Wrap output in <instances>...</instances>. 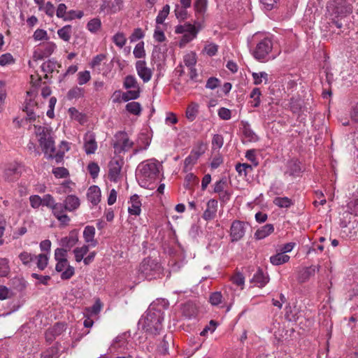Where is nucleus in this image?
Segmentation results:
<instances>
[{"label":"nucleus","mask_w":358,"mask_h":358,"mask_svg":"<svg viewBox=\"0 0 358 358\" xmlns=\"http://www.w3.org/2000/svg\"><path fill=\"white\" fill-rule=\"evenodd\" d=\"M35 134L38 137V141L47 159H55L57 163L62 162L64 157V152L59 151L55 153L56 148L55 138L52 129L46 127L34 126Z\"/></svg>","instance_id":"nucleus-1"},{"label":"nucleus","mask_w":358,"mask_h":358,"mask_svg":"<svg viewBox=\"0 0 358 358\" xmlns=\"http://www.w3.org/2000/svg\"><path fill=\"white\" fill-rule=\"evenodd\" d=\"M162 165L156 160L150 159L141 163L137 168L136 177L139 185L147 189H153Z\"/></svg>","instance_id":"nucleus-2"},{"label":"nucleus","mask_w":358,"mask_h":358,"mask_svg":"<svg viewBox=\"0 0 358 358\" xmlns=\"http://www.w3.org/2000/svg\"><path fill=\"white\" fill-rule=\"evenodd\" d=\"M164 318V314L162 310L157 308L155 304H151L139 320L138 324L146 332L157 335L162 329Z\"/></svg>","instance_id":"nucleus-3"},{"label":"nucleus","mask_w":358,"mask_h":358,"mask_svg":"<svg viewBox=\"0 0 358 358\" xmlns=\"http://www.w3.org/2000/svg\"><path fill=\"white\" fill-rule=\"evenodd\" d=\"M138 271L140 278L152 280L160 278L162 275L163 268L157 260L146 258L140 264Z\"/></svg>","instance_id":"nucleus-4"},{"label":"nucleus","mask_w":358,"mask_h":358,"mask_svg":"<svg viewBox=\"0 0 358 358\" xmlns=\"http://www.w3.org/2000/svg\"><path fill=\"white\" fill-rule=\"evenodd\" d=\"M123 87L126 90L131 89L122 93V99L123 101L127 102L130 100H134L140 96L141 87L134 76H127L123 81Z\"/></svg>","instance_id":"nucleus-5"},{"label":"nucleus","mask_w":358,"mask_h":358,"mask_svg":"<svg viewBox=\"0 0 358 358\" xmlns=\"http://www.w3.org/2000/svg\"><path fill=\"white\" fill-rule=\"evenodd\" d=\"M273 41L269 37H264L259 40L253 52L254 57L261 62L268 61L271 57L270 54L273 49Z\"/></svg>","instance_id":"nucleus-6"},{"label":"nucleus","mask_w":358,"mask_h":358,"mask_svg":"<svg viewBox=\"0 0 358 358\" xmlns=\"http://www.w3.org/2000/svg\"><path fill=\"white\" fill-rule=\"evenodd\" d=\"M134 143L130 141L128 134L124 131H118L114 136L113 147L116 155H120L129 151Z\"/></svg>","instance_id":"nucleus-7"},{"label":"nucleus","mask_w":358,"mask_h":358,"mask_svg":"<svg viewBox=\"0 0 358 358\" xmlns=\"http://www.w3.org/2000/svg\"><path fill=\"white\" fill-rule=\"evenodd\" d=\"M327 11L335 17L347 15L352 12L350 4L344 0H329L327 5Z\"/></svg>","instance_id":"nucleus-8"},{"label":"nucleus","mask_w":358,"mask_h":358,"mask_svg":"<svg viewBox=\"0 0 358 358\" xmlns=\"http://www.w3.org/2000/svg\"><path fill=\"white\" fill-rule=\"evenodd\" d=\"M57 46L53 42H46L40 44L34 51V60H41L48 57L54 52Z\"/></svg>","instance_id":"nucleus-9"},{"label":"nucleus","mask_w":358,"mask_h":358,"mask_svg":"<svg viewBox=\"0 0 358 358\" xmlns=\"http://www.w3.org/2000/svg\"><path fill=\"white\" fill-rule=\"evenodd\" d=\"M123 6V0H102L99 9L106 15H113L121 11Z\"/></svg>","instance_id":"nucleus-10"},{"label":"nucleus","mask_w":358,"mask_h":358,"mask_svg":"<svg viewBox=\"0 0 358 358\" xmlns=\"http://www.w3.org/2000/svg\"><path fill=\"white\" fill-rule=\"evenodd\" d=\"M52 215L63 225H68L71 221L70 217L66 213V208L63 203L56 202L51 208Z\"/></svg>","instance_id":"nucleus-11"},{"label":"nucleus","mask_w":358,"mask_h":358,"mask_svg":"<svg viewBox=\"0 0 358 358\" xmlns=\"http://www.w3.org/2000/svg\"><path fill=\"white\" fill-rule=\"evenodd\" d=\"M245 234V223L240 220H234L230 227L231 242L240 241Z\"/></svg>","instance_id":"nucleus-12"},{"label":"nucleus","mask_w":358,"mask_h":358,"mask_svg":"<svg viewBox=\"0 0 358 358\" xmlns=\"http://www.w3.org/2000/svg\"><path fill=\"white\" fill-rule=\"evenodd\" d=\"M135 67L138 76L143 83H148L151 80L153 74V69L147 66L145 61H137L135 64Z\"/></svg>","instance_id":"nucleus-13"},{"label":"nucleus","mask_w":358,"mask_h":358,"mask_svg":"<svg viewBox=\"0 0 358 358\" xmlns=\"http://www.w3.org/2000/svg\"><path fill=\"white\" fill-rule=\"evenodd\" d=\"M124 162L121 159H113L108 164V178L110 180L117 182L120 178V173Z\"/></svg>","instance_id":"nucleus-14"},{"label":"nucleus","mask_w":358,"mask_h":358,"mask_svg":"<svg viewBox=\"0 0 358 358\" xmlns=\"http://www.w3.org/2000/svg\"><path fill=\"white\" fill-rule=\"evenodd\" d=\"M55 270L61 273L62 280H69L75 274V268L69 264L68 260L57 262Z\"/></svg>","instance_id":"nucleus-15"},{"label":"nucleus","mask_w":358,"mask_h":358,"mask_svg":"<svg viewBox=\"0 0 358 358\" xmlns=\"http://www.w3.org/2000/svg\"><path fill=\"white\" fill-rule=\"evenodd\" d=\"M78 242V231L73 229L69 233L68 236L61 238L59 245L67 250H70Z\"/></svg>","instance_id":"nucleus-16"},{"label":"nucleus","mask_w":358,"mask_h":358,"mask_svg":"<svg viewBox=\"0 0 358 358\" xmlns=\"http://www.w3.org/2000/svg\"><path fill=\"white\" fill-rule=\"evenodd\" d=\"M83 148L87 155L95 152L97 149V143L93 133L88 131L85 134Z\"/></svg>","instance_id":"nucleus-17"},{"label":"nucleus","mask_w":358,"mask_h":358,"mask_svg":"<svg viewBox=\"0 0 358 358\" xmlns=\"http://www.w3.org/2000/svg\"><path fill=\"white\" fill-rule=\"evenodd\" d=\"M20 166L15 164L9 165L4 171L3 178L8 182H13L20 176Z\"/></svg>","instance_id":"nucleus-18"},{"label":"nucleus","mask_w":358,"mask_h":358,"mask_svg":"<svg viewBox=\"0 0 358 358\" xmlns=\"http://www.w3.org/2000/svg\"><path fill=\"white\" fill-rule=\"evenodd\" d=\"M217 201L215 199H211L207 202L206 209L203 214V218L205 220H211L215 218L217 210Z\"/></svg>","instance_id":"nucleus-19"},{"label":"nucleus","mask_w":358,"mask_h":358,"mask_svg":"<svg viewBox=\"0 0 358 358\" xmlns=\"http://www.w3.org/2000/svg\"><path fill=\"white\" fill-rule=\"evenodd\" d=\"M95 228L93 226H86L83 231V238L87 245L90 247H95L98 244V241L95 239Z\"/></svg>","instance_id":"nucleus-20"},{"label":"nucleus","mask_w":358,"mask_h":358,"mask_svg":"<svg viewBox=\"0 0 358 358\" xmlns=\"http://www.w3.org/2000/svg\"><path fill=\"white\" fill-rule=\"evenodd\" d=\"M63 202L68 212H74L80 208L81 203L80 199L74 194L68 195Z\"/></svg>","instance_id":"nucleus-21"},{"label":"nucleus","mask_w":358,"mask_h":358,"mask_svg":"<svg viewBox=\"0 0 358 358\" xmlns=\"http://www.w3.org/2000/svg\"><path fill=\"white\" fill-rule=\"evenodd\" d=\"M319 266L311 265L301 269L299 273L298 279L301 282H306L319 271Z\"/></svg>","instance_id":"nucleus-22"},{"label":"nucleus","mask_w":358,"mask_h":358,"mask_svg":"<svg viewBox=\"0 0 358 358\" xmlns=\"http://www.w3.org/2000/svg\"><path fill=\"white\" fill-rule=\"evenodd\" d=\"M141 202L139 196L136 194L133 195L130 198L128 212L130 215H139L141 212Z\"/></svg>","instance_id":"nucleus-23"},{"label":"nucleus","mask_w":358,"mask_h":358,"mask_svg":"<svg viewBox=\"0 0 358 358\" xmlns=\"http://www.w3.org/2000/svg\"><path fill=\"white\" fill-rule=\"evenodd\" d=\"M87 197L89 201L93 205H96L101 200V190L96 185L91 186L87 193Z\"/></svg>","instance_id":"nucleus-24"},{"label":"nucleus","mask_w":358,"mask_h":358,"mask_svg":"<svg viewBox=\"0 0 358 358\" xmlns=\"http://www.w3.org/2000/svg\"><path fill=\"white\" fill-rule=\"evenodd\" d=\"M274 231V226L272 224H266L259 229H258L255 233V238L257 240L264 239Z\"/></svg>","instance_id":"nucleus-25"},{"label":"nucleus","mask_w":358,"mask_h":358,"mask_svg":"<svg viewBox=\"0 0 358 358\" xmlns=\"http://www.w3.org/2000/svg\"><path fill=\"white\" fill-rule=\"evenodd\" d=\"M251 282L255 283L258 287L262 288L268 283V278L264 275L262 270L259 269L256 273L254 274Z\"/></svg>","instance_id":"nucleus-26"},{"label":"nucleus","mask_w":358,"mask_h":358,"mask_svg":"<svg viewBox=\"0 0 358 358\" xmlns=\"http://www.w3.org/2000/svg\"><path fill=\"white\" fill-rule=\"evenodd\" d=\"M85 95V90L83 87L79 86H74L71 88L67 94L66 97L69 100H73L80 98H83Z\"/></svg>","instance_id":"nucleus-27"},{"label":"nucleus","mask_w":358,"mask_h":358,"mask_svg":"<svg viewBox=\"0 0 358 358\" xmlns=\"http://www.w3.org/2000/svg\"><path fill=\"white\" fill-rule=\"evenodd\" d=\"M198 31L196 30L195 26L193 27V29H189V31H187L186 33H185L180 42H179V46L180 48L184 47L187 43L192 41L194 38L196 37Z\"/></svg>","instance_id":"nucleus-28"},{"label":"nucleus","mask_w":358,"mask_h":358,"mask_svg":"<svg viewBox=\"0 0 358 358\" xmlns=\"http://www.w3.org/2000/svg\"><path fill=\"white\" fill-rule=\"evenodd\" d=\"M199 113V104L195 102L190 103L186 110L185 116L190 122L194 121Z\"/></svg>","instance_id":"nucleus-29"},{"label":"nucleus","mask_w":358,"mask_h":358,"mask_svg":"<svg viewBox=\"0 0 358 358\" xmlns=\"http://www.w3.org/2000/svg\"><path fill=\"white\" fill-rule=\"evenodd\" d=\"M290 257L289 255L278 252L270 257V262L273 265L278 266L289 262Z\"/></svg>","instance_id":"nucleus-30"},{"label":"nucleus","mask_w":358,"mask_h":358,"mask_svg":"<svg viewBox=\"0 0 358 358\" xmlns=\"http://www.w3.org/2000/svg\"><path fill=\"white\" fill-rule=\"evenodd\" d=\"M35 108L38 109L37 104L34 102L30 101L29 103H27L24 106V110L27 113V119L30 122L34 121L36 117Z\"/></svg>","instance_id":"nucleus-31"},{"label":"nucleus","mask_w":358,"mask_h":358,"mask_svg":"<svg viewBox=\"0 0 358 358\" xmlns=\"http://www.w3.org/2000/svg\"><path fill=\"white\" fill-rule=\"evenodd\" d=\"M90 246L83 245L81 247H77L73 250L75 260L77 262H80L83 259L84 256L89 252Z\"/></svg>","instance_id":"nucleus-32"},{"label":"nucleus","mask_w":358,"mask_h":358,"mask_svg":"<svg viewBox=\"0 0 358 358\" xmlns=\"http://www.w3.org/2000/svg\"><path fill=\"white\" fill-rule=\"evenodd\" d=\"M273 202L275 206L281 208H288L294 205L292 200L287 196L275 197Z\"/></svg>","instance_id":"nucleus-33"},{"label":"nucleus","mask_w":358,"mask_h":358,"mask_svg":"<svg viewBox=\"0 0 358 358\" xmlns=\"http://www.w3.org/2000/svg\"><path fill=\"white\" fill-rule=\"evenodd\" d=\"M59 37L63 41L68 42L71 39L72 34V27L66 25L57 31Z\"/></svg>","instance_id":"nucleus-34"},{"label":"nucleus","mask_w":358,"mask_h":358,"mask_svg":"<svg viewBox=\"0 0 358 358\" xmlns=\"http://www.w3.org/2000/svg\"><path fill=\"white\" fill-rule=\"evenodd\" d=\"M213 193L219 194L228 187V180L226 177L221 178L219 180L216 181L213 185Z\"/></svg>","instance_id":"nucleus-35"},{"label":"nucleus","mask_w":358,"mask_h":358,"mask_svg":"<svg viewBox=\"0 0 358 358\" xmlns=\"http://www.w3.org/2000/svg\"><path fill=\"white\" fill-rule=\"evenodd\" d=\"M11 285L14 289L17 292H22L27 285V282L24 278L20 277H15L10 281Z\"/></svg>","instance_id":"nucleus-36"},{"label":"nucleus","mask_w":358,"mask_h":358,"mask_svg":"<svg viewBox=\"0 0 358 358\" xmlns=\"http://www.w3.org/2000/svg\"><path fill=\"white\" fill-rule=\"evenodd\" d=\"M58 65H57V62L53 60L49 59V60L46 61L45 62H44L41 65V69L44 73H45V78H48V74L52 73L55 71V69H56V67Z\"/></svg>","instance_id":"nucleus-37"},{"label":"nucleus","mask_w":358,"mask_h":358,"mask_svg":"<svg viewBox=\"0 0 358 358\" xmlns=\"http://www.w3.org/2000/svg\"><path fill=\"white\" fill-rule=\"evenodd\" d=\"M112 41L117 47L122 48L127 43V38L124 33L119 31L112 37Z\"/></svg>","instance_id":"nucleus-38"},{"label":"nucleus","mask_w":358,"mask_h":358,"mask_svg":"<svg viewBox=\"0 0 358 358\" xmlns=\"http://www.w3.org/2000/svg\"><path fill=\"white\" fill-rule=\"evenodd\" d=\"M18 258L22 264L29 266L31 263L34 261L35 255L27 251H23L19 254Z\"/></svg>","instance_id":"nucleus-39"},{"label":"nucleus","mask_w":358,"mask_h":358,"mask_svg":"<svg viewBox=\"0 0 358 358\" xmlns=\"http://www.w3.org/2000/svg\"><path fill=\"white\" fill-rule=\"evenodd\" d=\"M231 281L236 287H239L241 290L244 289L245 278L241 273H236L231 277Z\"/></svg>","instance_id":"nucleus-40"},{"label":"nucleus","mask_w":358,"mask_h":358,"mask_svg":"<svg viewBox=\"0 0 358 358\" xmlns=\"http://www.w3.org/2000/svg\"><path fill=\"white\" fill-rule=\"evenodd\" d=\"M125 108L129 113L135 115H139L142 110L141 104L136 101L128 103Z\"/></svg>","instance_id":"nucleus-41"},{"label":"nucleus","mask_w":358,"mask_h":358,"mask_svg":"<svg viewBox=\"0 0 358 358\" xmlns=\"http://www.w3.org/2000/svg\"><path fill=\"white\" fill-rule=\"evenodd\" d=\"M87 29L92 33H96L101 27V21L95 17L90 20L87 24Z\"/></svg>","instance_id":"nucleus-42"},{"label":"nucleus","mask_w":358,"mask_h":358,"mask_svg":"<svg viewBox=\"0 0 358 358\" xmlns=\"http://www.w3.org/2000/svg\"><path fill=\"white\" fill-rule=\"evenodd\" d=\"M244 138L250 142H255L258 140L257 135L250 129L249 125H245L243 129Z\"/></svg>","instance_id":"nucleus-43"},{"label":"nucleus","mask_w":358,"mask_h":358,"mask_svg":"<svg viewBox=\"0 0 358 358\" xmlns=\"http://www.w3.org/2000/svg\"><path fill=\"white\" fill-rule=\"evenodd\" d=\"M252 166L246 163H238L236 165V171L241 176H246L248 171H252Z\"/></svg>","instance_id":"nucleus-44"},{"label":"nucleus","mask_w":358,"mask_h":358,"mask_svg":"<svg viewBox=\"0 0 358 358\" xmlns=\"http://www.w3.org/2000/svg\"><path fill=\"white\" fill-rule=\"evenodd\" d=\"M254 84L256 85H260L263 80H264L265 83H268V75L266 72H260V73H252V74Z\"/></svg>","instance_id":"nucleus-45"},{"label":"nucleus","mask_w":358,"mask_h":358,"mask_svg":"<svg viewBox=\"0 0 358 358\" xmlns=\"http://www.w3.org/2000/svg\"><path fill=\"white\" fill-rule=\"evenodd\" d=\"M170 11V6L166 4L165 5L162 10H160L156 17L157 24H163L166 18L167 17Z\"/></svg>","instance_id":"nucleus-46"},{"label":"nucleus","mask_w":358,"mask_h":358,"mask_svg":"<svg viewBox=\"0 0 358 358\" xmlns=\"http://www.w3.org/2000/svg\"><path fill=\"white\" fill-rule=\"evenodd\" d=\"M10 273L9 261L6 258H0V276H6Z\"/></svg>","instance_id":"nucleus-47"},{"label":"nucleus","mask_w":358,"mask_h":358,"mask_svg":"<svg viewBox=\"0 0 358 358\" xmlns=\"http://www.w3.org/2000/svg\"><path fill=\"white\" fill-rule=\"evenodd\" d=\"M35 259L37 260V267L41 271L44 270L48 265V256L45 254H39L38 256H35Z\"/></svg>","instance_id":"nucleus-48"},{"label":"nucleus","mask_w":358,"mask_h":358,"mask_svg":"<svg viewBox=\"0 0 358 358\" xmlns=\"http://www.w3.org/2000/svg\"><path fill=\"white\" fill-rule=\"evenodd\" d=\"M78 83L83 85L88 83L91 79L90 72L89 71H80L78 75Z\"/></svg>","instance_id":"nucleus-49"},{"label":"nucleus","mask_w":358,"mask_h":358,"mask_svg":"<svg viewBox=\"0 0 358 358\" xmlns=\"http://www.w3.org/2000/svg\"><path fill=\"white\" fill-rule=\"evenodd\" d=\"M348 212L355 216H358V196L353 198L347 205Z\"/></svg>","instance_id":"nucleus-50"},{"label":"nucleus","mask_w":358,"mask_h":358,"mask_svg":"<svg viewBox=\"0 0 358 358\" xmlns=\"http://www.w3.org/2000/svg\"><path fill=\"white\" fill-rule=\"evenodd\" d=\"M184 63H185V66L188 68L194 67V66L196 63V54L194 52H190L189 54H187L184 57Z\"/></svg>","instance_id":"nucleus-51"},{"label":"nucleus","mask_w":358,"mask_h":358,"mask_svg":"<svg viewBox=\"0 0 358 358\" xmlns=\"http://www.w3.org/2000/svg\"><path fill=\"white\" fill-rule=\"evenodd\" d=\"M303 101L301 99L292 98L290 100V109L294 113H299L301 110Z\"/></svg>","instance_id":"nucleus-52"},{"label":"nucleus","mask_w":358,"mask_h":358,"mask_svg":"<svg viewBox=\"0 0 358 358\" xmlns=\"http://www.w3.org/2000/svg\"><path fill=\"white\" fill-rule=\"evenodd\" d=\"M65 325L62 323L55 324L52 328L48 329L47 331L48 334H52L53 336H57L60 335L64 330Z\"/></svg>","instance_id":"nucleus-53"},{"label":"nucleus","mask_w":358,"mask_h":358,"mask_svg":"<svg viewBox=\"0 0 358 358\" xmlns=\"http://www.w3.org/2000/svg\"><path fill=\"white\" fill-rule=\"evenodd\" d=\"M73 185H74V183L71 181H66L59 187L57 192L59 194H69L73 192Z\"/></svg>","instance_id":"nucleus-54"},{"label":"nucleus","mask_w":358,"mask_h":358,"mask_svg":"<svg viewBox=\"0 0 358 358\" xmlns=\"http://www.w3.org/2000/svg\"><path fill=\"white\" fill-rule=\"evenodd\" d=\"M261 91L259 88H254L250 93V98L253 99L252 106L257 107L260 104Z\"/></svg>","instance_id":"nucleus-55"},{"label":"nucleus","mask_w":358,"mask_h":358,"mask_svg":"<svg viewBox=\"0 0 358 358\" xmlns=\"http://www.w3.org/2000/svg\"><path fill=\"white\" fill-rule=\"evenodd\" d=\"M66 6L64 3H59L56 12L57 17L62 18L64 20H69L71 19V17L66 15Z\"/></svg>","instance_id":"nucleus-56"},{"label":"nucleus","mask_w":358,"mask_h":358,"mask_svg":"<svg viewBox=\"0 0 358 358\" xmlns=\"http://www.w3.org/2000/svg\"><path fill=\"white\" fill-rule=\"evenodd\" d=\"M285 318L289 322H296L298 320L297 314L293 310L291 306H287L285 308Z\"/></svg>","instance_id":"nucleus-57"},{"label":"nucleus","mask_w":358,"mask_h":358,"mask_svg":"<svg viewBox=\"0 0 358 358\" xmlns=\"http://www.w3.org/2000/svg\"><path fill=\"white\" fill-rule=\"evenodd\" d=\"M67 250L66 249L64 248H57L55 251V259L57 262L58 261H64V260H68L66 259L67 257Z\"/></svg>","instance_id":"nucleus-58"},{"label":"nucleus","mask_w":358,"mask_h":358,"mask_svg":"<svg viewBox=\"0 0 358 358\" xmlns=\"http://www.w3.org/2000/svg\"><path fill=\"white\" fill-rule=\"evenodd\" d=\"M134 55L136 58H143L145 57L144 43L140 42L135 46L134 49Z\"/></svg>","instance_id":"nucleus-59"},{"label":"nucleus","mask_w":358,"mask_h":358,"mask_svg":"<svg viewBox=\"0 0 358 358\" xmlns=\"http://www.w3.org/2000/svg\"><path fill=\"white\" fill-rule=\"evenodd\" d=\"M59 351L57 347H51L42 355V358H58Z\"/></svg>","instance_id":"nucleus-60"},{"label":"nucleus","mask_w":358,"mask_h":358,"mask_svg":"<svg viewBox=\"0 0 358 358\" xmlns=\"http://www.w3.org/2000/svg\"><path fill=\"white\" fill-rule=\"evenodd\" d=\"M52 173L57 178H66L69 176V171L64 167H57L53 169Z\"/></svg>","instance_id":"nucleus-61"},{"label":"nucleus","mask_w":358,"mask_h":358,"mask_svg":"<svg viewBox=\"0 0 358 358\" xmlns=\"http://www.w3.org/2000/svg\"><path fill=\"white\" fill-rule=\"evenodd\" d=\"M54 197L49 194L43 195L42 197V206H46L51 210L52 207L55 203Z\"/></svg>","instance_id":"nucleus-62"},{"label":"nucleus","mask_w":358,"mask_h":358,"mask_svg":"<svg viewBox=\"0 0 358 358\" xmlns=\"http://www.w3.org/2000/svg\"><path fill=\"white\" fill-rule=\"evenodd\" d=\"M39 10H43L50 17H52L55 11L54 5L50 1H48L43 6H40Z\"/></svg>","instance_id":"nucleus-63"},{"label":"nucleus","mask_w":358,"mask_h":358,"mask_svg":"<svg viewBox=\"0 0 358 358\" xmlns=\"http://www.w3.org/2000/svg\"><path fill=\"white\" fill-rule=\"evenodd\" d=\"M218 50V45L215 43H209L205 45L203 51L210 57L214 56L217 54Z\"/></svg>","instance_id":"nucleus-64"}]
</instances>
